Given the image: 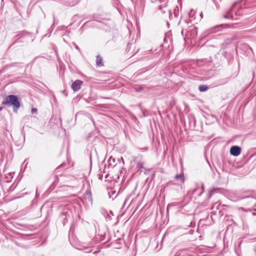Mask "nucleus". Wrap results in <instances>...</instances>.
Masks as SVG:
<instances>
[{"label": "nucleus", "mask_w": 256, "mask_h": 256, "mask_svg": "<svg viewBox=\"0 0 256 256\" xmlns=\"http://www.w3.org/2000/svg\"><path fill=\"white\" fill-rule=\"evenodd\" d=\"M36 197L38 196V195L37 192L36 193Z\"/></svg>", "instance_id": "obj_19"}, {"label": "nucleus", "mask_w": 256, "mask_h": 256, "mask_svg": "<svg viewBox=\"0 0 256 256\" xmlns=\"http://www.w3.org/2000/svg\"><path fill=\"white\" fill-rule=\"evenodd\" d=\"M76 48L77 50H80V48H78V46H76Z\"/></svg>", "instance_id": "obj_15"}, {"label": "nucleus", "mask_w": 256, "mask_h": 256, "mask_svg": "<svg viewBox=\"0 0 256 256\" xmlns=\"http://www.w3.org/2000/svg\"><path fill=\"white\" fill-rule=\"evenodd\" d=\"M174 184V183H172V182H170L168 183V184Z\"/></svg>", "instance_id": "obj_16"}, {"label": "nucleus", "mask_w": 256, "mask_h": 256, "mask_svg": "<svg viewBox=\"0 0 256 256\" xmlns=\"http://www.w3.org/2000/svg\"><path fill=\"white\" fill-rule=\"evenodd\" d=\"M96 64L98 66H102L103 65L102 58L100 56H96Z\"/></svg>", "instance_id": "obj_5"}, {"label": "nucleus", "mask_w": 256, "mask_h": 256, "mask_svg": "<svg viewBox=\"0 0 256 256\" xmlns=\"http://www.w3.org/2000/svg\"><path fill=\"white\" fill-rule=\"evenodd\" d=\"M68 214H69V212L66 211V212H62L60 214V218L63 220L64 224L65 222L67 220L66 218H65L64 216Z\"/></svg>", "instance_id": "obj_4"}, {"label": "nucleus", "mask_w": 256, "mask_h": 256, "mask_svg": "<svg viewBox=\"0 0 256 256\" xmlns=\"http://www.w3.org/2000/svg\"><path fill=\"white\" fill-rule=\"evenodd\" d=\"M108 162H114V158H109V160H108Z\"/></svg>", "instance_id": "obj_11"}, {"label": "nucleus", "mask_w": 256, "mask_h": 256, "mask_svg": "<svg viewBox=\"0 0 256 256\" xmlns=\"http://www.w3.org/2000/svg\"><path fill=\"white\" fill-rule=\"evenodd\" d=\"M174 178L176 180H178L179 178L180 179L182 182H184V174H182L176 175Z\"/></svg>", "instance_id": "obj_7"}, {"label": "nucleus", "mask_w": 256, "mask_h": 256, "mask_svg": "<svg viewBox=\"0 0 256 256\" xmlns=\"http://www.w3.org/2000/svg\"><path fill=\"white\" fill-rule=\"evenodd\" d=\"M82 84V81L80 80H76L72 84V88L74 91L76 92L80 88Z\"/></svg>", "instance_id": "obj_3"}, {"label": "nucleus", "mask_w": 256, "mask_h": 256, "mask_svg": "<svg viewBox=\"0 0 256 256\" xmlns=\"http://www.w3.org/2000/svg\"><path fill=\"white\" fill-rule=\"evenodd\" d=\"M158 8L160 10H162V6L161 5H160L159 6H158Z\"/></svg>", "instance_id": "obj_14"}, {"label": "nucleus", "mask_w": 256, "mask_h": 256, "mask_svg": "<svg viewBox=\"0 0 256 256\" xmlns=\"http://www.w3.org/2000/svg\"><path fill=\"white\" fill-rule=\"evenodd\" d=\"M86 194L87 196H88V198H90V200H92V196H91V194L89 192H86Z\"/></svg>", "instance_id": "obj_8"}, {"label": "nucleus", "mask_w": 256, "mask_h": 256, "mask_svg": "<svg viewBox=\"0 0 256 256\" xmlns=\"http://www.w3.org/2000/svg\"><path fill=\"white\" fill-rule=\"evenodd\" d=\"M202 192H203L204 190V185L203 184H202Z\"/></svg>", "instance_id": "obj_13"}, {"label": "nucleus", "mask_w": 256, "mask_h": 256, "mask_svg": "<svg viewBox=\"0 0 256 256\" xmlns=\"http://www.w3.org/2000/svg\"><path fill=\"white\" fill-rule=\"evenodd\" d=\"M224 17L225 18H230L229 14L228 13L227 14L224 15Z\"/></svg>", "instance_id": "obj_12"}, {"label": "nucleus", "mask_w": 256, "mask_h": 256, "mask_svg": "<svg viewBox=\"0 0 256 256\" xmlns=\"http://www.w3.org/2000/svg\"><path fill=\"white\" fill-rule=\"evenodd\" d=\"M2 107H0V112L2 110Z\"/></svg>", "instance_id": "obj_18"}, {"label": "nucleus", "mask_w": 256, "mask_h": 256, "mask_svg": "<svg viewBox=\"0 0 256 256\" xmlns=\"http://www.w3.org/2000/svg\"><path fill=\"white\" fill-rule=\"evenodd\" d=\"M200 16H201V18H202V13L201 12V14H200Z\"/></svg>", "instance_id": "obj_17"}, {"label": "nucleus", "mask_w": 256, "mask_h": 256, "mask_svg": "<svg viewBox=\"0 0 256 256\" xmlns=\"http://www.w3.org/2000/svg\"><path fill=\"white\" fill-rule=\"evenodd\" d=\"M37 110H38L37 108H32V110H31L32 114H34L36 112Z\"/></svg>", "instance_id": "obj_9"}, {"label": "nucleus", "mask_w": 256, "mask_h": 256, "mask_svg": "<svg viewBox=\"0 0 256 256\" xmlns=\"http://www.w3.org/2000/svg\"><path fill=\"white\" fill-rule=\"evenodd\" d=\"M108 162H114V158H109V160H108Z\"/></svg>", "instance_id": "obj_10"}, {"label": "nucleus", "mask_w": 256, "mask_h": 256, "mask_svg": "<svg viewBox=\"0 0 256 256\" xmlns=\"http://www.w3.org/2000/svg\"><path fill=\"white\" fill-rule=\"evenodd\" d=\"M2 104L8 106H12L14 110L16 112L20 107V102L18 100V97L15 95H9L2 102Z\"/></svg>", "instance_id": "obj_1"}, {"label": "nucleus", "mask_w": 256, "mask_h": 256, "mask_svg": "<svg viewBox=\"0 0 256 256\" xmlns=\"http://www.w3.org/2000/svg\"><path fill=\"white\" fill-rule=\"evenodd\" d=\"M241 148L240 146H234L231 147L230 149V154L233 156H238L240 154Z\"/></svg>", "instance_id": "obj_2"}, {"label": "nucleus", "mask_w": 256, "mask_h": 256, "mask_svg": "<svg viewBox=\"0 0 256 256\" xmlns=\"http://www.w3.org/2000/svg\"><path fill=\"white\" fill-rule=\"evenodd\" d=\"M184 251H186V250H182V252H184Z\"/></svg>", "instance_id": "obj_20"}, {"label": "nucleus", "mask_w": 256, "mask_h": 256, "mask_svg": "<svg viewBox=\"0 0 256 256\" xmlns=\"http://www.w3.org/2000/svg\"><path fill=\"white\" fill-rule=\"evenodd\" d=\"M198 90L200 92H206L208 90V86L206 85H200L198 86Z\"/></svg>", "instance_id": "obj_6"}]
</instances>
